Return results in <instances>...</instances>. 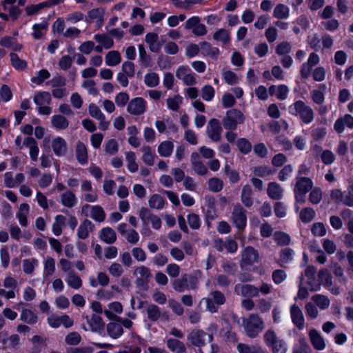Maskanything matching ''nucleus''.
Wrapping results in <instances>:
<instances>
[{
	"label": "nucleus",
	"instance_id": "1",
	"mask_svg": "<svg viewBox=\"0 0 353 353\" xmlns=\"http://www.w3.org/2000/svg\"><path fill=\"white\" fill-rule=\"evenodd\" d=\"M308 170L305 165H302L299 171L296 184L294 188L296 198V210H299V205H303L306 201V194L308 191L309 179Z\"/></svg>",
	"mask_w": 353,
	"mask_h": 353
},
{
	"label": "nucleus",
	"instance_id": "2",
	"mask_svg": "<svg viewBox=\"0 0 353 353\" xmlns=\"http://www.w3.org/2000/svg\"><path fill=\"white\" fill-rule=\"evenodd\" d=\"M243 325L247 335L250 338L256 337L264 328L263 321L260 316L255 314H251L245 319Z\"/></svg>",
	"mask_w": 353,
	"mask_h": 353
},
{
	"label": "nucleus",
	"instance_id": "3",
	"mask_svg": "<svg viewBox=\"0 0 353 353\" xmlns=\"http://www.w3.org/2000/svg\"><path fill=\"white\" fill-rule=\"evenodd\" d=\"M264 341L266 345L272 349L273 353H285L287 345L285 343L277 337L276 333L268 330L263 336Z\"/></svg>",
	"mask_w": 353,
	"mask_h": 353
},
{
	"label": "nucleus",
	"instance_id": "4",
	"mask_svg": "<svg viewBox=\"0 0 353 353\" xmlns=\"http://www.w3.org/2000/svg\"><path fill=\"white\" fill-rule=\"evenodd\" d=\"M51 101V95L48 92H39L34 96V102L37 105V110L40 114L49 115L52 109L48 106Z\"/></svg>",
	"mask_w": 353,
	"mask_h": 353
},
{
	"label": "nucleus",
	"instance_id": "5",
	"mask_svg": "<svg viewBox=\"0 0 353 353\" xmlns=\"http://www.w3.org/2000/svg\"><path fill=\"white\" fill-rule=\"evenodd\" d=\"M175 74L176 78L186 85L192 86L196 83V76L188 65L178 67Z\"/></svg>",
	"mask_w": 353,
	"mask_h": 353
},
{
	"label": "nucleus",
	"instance_id": "6",
	"mask_svg": "<svg viewBox=\"0 0 353 353\" xmlns=\"http://www.w3.org/2000/svg\"><path fill=\"white\" fill-rule=\"evenodd\" d=\"M244 121L243 113L237 110L232 109L227 112L226 117L223 120L225 128L234 130L236 125Z\"/></svg>",
	"mask_w": 353,
	"mask_h": 353
},
{
	"label": "nucleus",
	"instance_id": "7",
	"mask_svg": "<svg viewBox=\"0 0 353 353\" xmlns=\"http://www.w3.org/2000/svg\"><path fill=\"white\" fill-rule=\"evenodd\" d=\"M332 276L327 270L323 269L319 272L318 280L314 279L312 281H310V290L316 291L321 288V285H324L326 288L332 286Z\"/></svg>",
	"mask_w": 353,
	"mask_h": 353
},
{
	"label": "nucleus",
	"instance_id": "8",
	"mask_svg": "<svg viewBox=\"0 0 353 353\" xmlns=\"http://www.w3.org/2000/svg\"><path fill=\"white\" fill-rule=\"evenodd\" d=\"M15 145L18 149L22 150L28 148L29 154H38L39 149L36 141L32 137H26L23 139L21 136H17L15 139Z\"/></svg>",
	"mask_w": 353,
	"mask_h": 353
},
{
	"label": "nucleus",
	"instance_id": "9",
	"mask_svg": "<svg viewBox=\"0 0 353 353\" xmlns=\"http://www.w3.org/2000/svg\"><path fill=\"white\" fill-rule=\"evenodd\" d=\"M147 110V102L142 97L132 99L128 104V112L134 116L143 114Z\"/></svg>",
	"mask_w": 353,
	"mask_h": 353
},
{
	"label": "nucleus",
	"instance_id": "10",
	"mask_svg": "<svg viewBox=\"0 0 353 353\" xmlns=\"http://www.w3.org/2000/svg\"><path fill=\"white\" fill-rule=\"evenodd\" d=\"M204 301L206 303L208 310L211 312H216L219 306L225 303V299L222 293L214 291L210 293Z\"/></svg>",
	"mask_w": 353,
	"mask_h": 353
},
{
	"label": "nucleus",
	"instance_id": "11",
	"mask_svg": "<svg viewBox=\"0 0 353 353\" xmlns=\"http://www.w3.org/2000/svg\"><path fill=\"white\" fill-rule=\"evenodd\" d=\"M81 212L98 222L103 221L105 217L103 208L99 205H85L81 208Z\"/></svg>",
	"mask_w": 353,
	"mask_h": 353
},
{
	"label": "nucleus",
	"instance_id": "12",
	"mask_svg": "<svg viewBox=\"0 0 353 353\" xmlns=\"http://www.w3.org/2000/svg\"><path fill=\"white\" fill-rule=\"evenodd\" d=\"M86 319V323L83 324V329L85 331L100 332L103 330L104 323L99 315L92 314Z\"/></svg>",
	"mask_w": 353,
	"mask_h": 353
},
{
	"label": "nucleus",
	"instance_id": "13",
	"mask_svg": "<svg viewBox=\"0 0 353 353\" xmlns=\"http://www.w3.org/2000/svg\"><path fill=\"white\" fill-rule=\"evenodd\" d=\"M188 339L191 343L197 347H201L205 345V341H211L212 336L210 334H207L201 330H194L188 336Z\"/></svg>",
	"mask_w": 353,
	"mask_h": 353
},
{
	"label": "nucleus",
	"instance_id": "14",
	"mask_svg": "<svg viewBox=\"0 0 353 353\" xmlns=\"http://www.w3.org/2000/svg\"><path fill=\"white\" fill-rule=\"evenodd\" d=\"M206 132L210 139L214 141H219L222 132V127L219 121L216 119H210L208 123Z\"/></svg>",
	"mask_w": 353,
	"mask_h": 353
},
{
	"label": "nucleus",
	"instance_id": "15",
	"mask_svg": "<svg viewBox=\"0 0 353 353\" xmlns=\"http://www.w3.org/2000/svg\"><path fill=\"white\" fill-rule=\"evenodd\" d=\"M145 41L151 52L157 53L160 51L163 43L159 40L157 33L148 32L145 37Z\"/></svg>",
	"mask_w": 353,
	"mask_h": 353
},
{
	"label": "nucleus",
	"instance_id": "16",
	"mask_svg": "<svg viewBox=\"0 0 353 353\" xmlns=\"http://www.w3.org/2000/svg\"><path fill=\"white\" fill-rule=\"evenodd\" d=\"M235 292L238 295L243 296L253 297L256 296L259 294V290L257 288H255L251 285H241L239 284L235 286Z\"/></svg>",
	"mask_w": 353,
	"mask_h": 353
},
{
	"label": "nucleus",
	"instance_id": "17",
	"mask_svg": "<svg viewBox=\"0 0 353 353\" xmlns=\"http://www.w3.org/2000/svg\"><path fill=\"white\" fill-rule=\"evenodd\" d=\"M232 219L233 223L239 229L243 228L246 225V216L243 208L240 206H236L234 208Z\"/></svg>",
	"mask_w": 353,
	"mask_h": 353
},
{
	"label": "nucleus",
	"instance_id": "18",
	"mask_svg": "<svg viewBox=\"0 0 353 353\" xmlns=\"http://www.w3.org/2000/svg\"><path fill=\"white\" fill-rule=\"evenodd\" d=\"M290 108L293 114L300 115L304 123H309V110L303 102L297 101L294 103V107Z\"/></svg>",
	"mask_w": 353,
	"mask_h": 353
},
{
	"label": "nucleus",
	"instance_id": "19",
	"mask_svg": "<svg viewBox=\"0 0 353 353\" xmlns=\"http://www.w3.org/2000/svg\"><path fill=\"white\" fill-rule=\"evenodd\" d=\"M258 252L252 248H246L242 253V265L252 264L258 261Z\"/></svg>",
	"mask_w": 353,
	"mask_h": 353
},
{
	"label": "nucleus",
	"instance_id": "20",
	"mask_svg": "<svg viewBox=\"0 0 353 353\" xmlns=\"http://www.w3.org/2000/svg\"><path fill=\"white\" fill-rule=\"evenodd\" d=\"M309 279V267L305 269L303 274L300 276L299 290L298 292V297L299 299H304L307 295V290L306 285Z\"/></svg>",
	"mask_w": 353,
	"mask_h": 353
},
{
	"label": "nucleus",
	"instance_id": "21",
	"mask_svg": "<svg viewBox=\"0 0 353 353\" xmlns=\"http://www.w3.org/2000/svg\"><path fill=\"white\" fill-rule=\"evenodd\" d=\"M52 148L56 154H61L67 152L68 145L63 138L57 137L52 141Z\"/></svg>",
	"mask_w": 353,
	"mask_h": 353
},
{
	"label": "nucleus",
	"instance_id": "22",
	"mask_svg": "<svg viewBox=\"0 0 353 353\" xmlns=\"http://www.w3.org/2000/svg\"><path fill=\"white\" fill-rule=\"evenodd\" d=\"M20 320L28 324H34L38 321L37 314L32 310L23 308L20 314Z\"/></svg>",
	"mask_w": 353,
	"mask_h": 353
},
{
	"label": "nucleus",
	"instance_id": "23",
	"mask_svg": "<svg viewBox=\"0 0 353 353\" xmlns=\"http://www.w3.org/2000/svg\"><path fill=\"white\" fill-rule=\"evenodd\" d=\"M291 317L294 324L301 329L304 325V319L301 310L296 306L293 305L291 307Z\"/></svg>",
	"mask_w": 353,
	"mask_h": 353
},
{
	"label": "nucleus",
	"instance_id": "24",
	"mask_svg": "<svg viewBox=\"0 0 353 353\" xmlns=\"http://www.w3.org/2000/svg\"><path fill=\"white\" fill-rule=\"evenodd\" d=\"M55 271V261L50 256H46L43 260V276L46 279L51 276Z\"/></svg>",
	"mask_w": 353,
	"mask_h": 353
},
{
	"label": "nucleus",
	"instance_id": "25",
	"mask_svg": "<svg viewBox=\"0 0 353 353\" xmlns=\"http://www.w3.org/2000/svg\"><path fill=\"white\" fill-rule=\"evenodd\" d=\"M267 193L271 199L278 200L283 196V189L278 183L271 182L268 184Z\"/></svg>",
	"mask_w": 353,
	"mask_h": 353
},
{
	"label": "nucleus",
	"instance_id": "26",
	"mask_svg": "<svg viewBox=\"0 0 353 353\" xmlns=\"http://www.w3.org/2000/svg\"><path fill=\"white\" fill-rule=\"evenodd\" d=\"M122 311V305L119 302L114 301L108 305V307L104 311V314L108 319H112L116 314H121Z\"/></svg>",
	"mask_w": 353,
	"mask_h": 353
},
{
	"label": "nucleus",
	"instance_id": "27",
	"mask_svg": "<svg viewBox=\"0 0 353 353\" xmlns=\"http://www.w3.org/2000/svg\"><path fill=\"white\" fill-rule=\"evenodd\" d=\"M268 92L271 95H274L279 99L283 100L286 99L288 96V88L284 85L279 86L272 85L270 87Z\"/></svg>",
	"mask_w": 353,
	"mask_h": 353
},
{
	"label": "nucleus",
	"instance_id": "28",
	"mask_svg": "<svg viewBox=\"0 0 353 353\" xmlns=\"http://www.w3.org/2000/svg\"><path fill=\"white\" fill-rule=\"evenodd\" d=\"M149 206L152 209H163L166 204L165 199L158 194L152 195L148 200Z\"/></svg>",
	"mask_w": 353,
	"mask_h": 353
},
{
	"label": "nucleus",
	"instance_id": "29",
	"mask_svg": "<svg viewBox=\"0 0 353 353\" xmlns=\"http://www.w3.org/2000/svg\"><path fill=\"white\" fill-rule=\"evenodd\" d=\"M310 341L318 350H322L325 347L324 339L315 330H310Z\"/></svg>",
	"mask_w": 353,
	"mask_h": 353
},
{
	"label": "nucleus",
	"instance_id": "30",
	"mask_svg": "<svg viewBox=\"0 0 353 353\" xmlns=\"http://www.w3.org/2000/svg\"><path fill=\"white\" fill-rule=\"evenodd\" d=\"M100 238L105 243L110 244L113 243L116 241L117 236L114 230L107 227L101 230Z\"/></svg>",
	"mask_w": 353,
	"mask_h": 353
},
{
	"label": "nucleus",
	"instance_id": "31",
	"mask_svg": "<svg viewBox=\"0 0 353 353\" xmlns=\"http://www.w3.org/2000/svg\"><path fill=\"white\" fill-rule=\"evenodd\" d=\"M30 207L27 203L20 205L17 217L21 226H26L28 224L27 216L29 213Z\"/></svg>",
	"mask_w": 353,
	"mask_h": 353
},
{
	"label": "nucleus",
	"instance_id": "32",
	"mask_svg": "<svg viewBox=\"0 0 353 353\" xmlns=\"http://www.w3.org/2000/svg\"><path fill=\"white\" fill-rule=\"evenodd\" d=\"M201 52L205 56L216 58L219 54V50L217 48L212 47L210 43L203 42L201 43Z\"/></svg>",
	"mask_w": 353,
	"mask_h": 353
},
{
	"label": "nucleus",
	"instance_id": "33",
	"mask_svg": "<svg viewBox=\"0 0 353 353\" xmlns=\"http://www.w3.org/2000/svg\"><path fill=\"white\" fill-rule=\"evenodd\" d=\"M236 349L239 353H267L259 346H250L245 343H239Z\"/></svg>",
	"mask_w": 353,
	"mask_h": 353
},
{
	"label": "nucleus",
	"instance_id": "34",
	"mask_svg": "<svg viewBox=\"0 0 353 353\" xmlns=\"http://www.w3.org/2000/svg\"><path fill=\"white\" fill-rule=\"evenodd\" d=\"M168 348L175 353H184L186 350L185 346L180 341L173 339H169L167 341Z\"/></svg>",
	"mask_w": 353,
	"mask_h": 353
},
{
	"label": "nucleus",
	"instance_id": "35",
	"mask_svg": "<svg viewBox=\"0 0 353 353\" xmlns=\"http://www.w3.org/2000/svg\"><path fill=\"white\" fill-rule=\"evenodd\" d=\"M121 61V54L119 52L112 50L108 52L105 56V63L109 66H115Z\"/></svg>",
	"mask_w": 353,
	"mask_h": 353
},
{
	"label": "nucleus",
	"instance_id": "36",
	"mask_svg": "<svg viewBox=\"0 0 353 353\" xmlns=\"http://www.w3.org/2000/svg\"><path fill=\"white\" fill-rule=\"evenodd\" d=\"M51 123L53 127L60 130L66 129L68 127V121L62 115H54L51 118Z\"/></svg>",
	"mask_w": 353,
	"mask_h": 353
},
{
	"label": "nucleus",
	"instance_id": "37",
	"mask_svg": "<svg viewBox=\"0 0 353 353\" xmlns=\"http://www.w3.org/2000/svg\"><path fill=\"white\" fill-rule=\"evenodd\" d=\"M294 256L293 251L290 248L283 249L280 253V257L278 263L281 266H285L286 264L292 261Z\"/></svg>",
	"mask_w": 353,
	"mask_h": 353
},
{
	"label": "nucleus",
	"instance_id": "38",
	"mask_svg": "<svg viewBox=\"0 0 353 353\" xmlns=\"http://www.w3.org/2000/svg\"><path fill=\"white\" fill-rule=\"evenodd\" d=\"M289 8L285 5L279 4L274 9L273 15L277 19H287L289 17Z\"/></svg>",
	"mask_w": 353,
	"mask_h": 353
},
{
	"label": "nucleus",
	"instance_id": "39",
	"mask_svg": "<svg viewBox=\"0 0 353 353\" xmlns=\"http://www.w3.org/2000/svg\"><path fill=\"white\" fill-rule=\"evenodd\" d=\"M107 330L108 334L114 339L119 337L123 333L122 326L118 323H110L107 326Z\"/></svg>",
	"mask_w": 353,
	"mask_h": 353
},
{
	"label": "nucleus",
	"instance_id": "40",
	"mask_svg": "<svg viewBox=\"0 0 353 353\" xmlns=\"http://www.w3.org/2000/svg\"><path fill=\"white\" fill-rule=\"evenodd\" d=\"M314 303L321 310L327 309L330 303L329 299L325 295L316 294L312 297Z\"/></svg>",
	"mask_w": 353,
	"mask_h": 353
},
{
	"label": "nucleus",
	"instance_id": "41",
	"mask_svg": "<svg viewBox=\"0 0 353 353\" xmlns=\"http://www.w3.org/2000/svg\"><path fill=\"white\" fill-rule=\"evenodd\" d=\"M92 229V223L88 220H85L78 228V236L80 239H85L88 235Z\"/></svg>",
	"mask_w": 353,
	"mask_h": 353
},
{
	"label": "nucleus",
	"instance_id": "42",
	"mask_svg": "<svg viewBox=\"0 0 353 353\" xmlns=\"http://www.w3.org/2000/svg\"><path fill=\"white\" fill-rule=\"evenodd\" d=\"M65 218L62 215H57L55 217L54 222L52 225V232L56 236L61 235L63 227L65 225Z\"/></svg>",
	"mask_w": 353,
	"mask_h": 353
},
{
	"label": "nucleus",
	"instance_id": "43",
	"mask_svg": "<svg viewBox=\"0 0 353 353\" xmlns=\"http://www.w3.org/2000/svg\"><path fill=\"white\" fill-rule=\"evenodd\" d=\"M94 39L97 41L101 46H102L104 49H110L114 45L113 40L105 34H95L94 36Z\"/></svg>",
	"mask_w": 353,
	"mask_h": 353
},
{
	"label": "nucleus",
	"instance_id": "44",
	"mask_svg": "<svg viewBox=\"0 0 353 353\" xmlns=\"http://www.w3.org/2000/svg\"><path fill=\"white\" fill-rule=\"evenodd\" d=\"M252 189L250 185H245L243 187L241 192V201L247 207L252 205Z\"/></svg>",
	"mask_w": 353,
	"mask_h": 353
},
{
	"label": "nucleus",
	"instance_id": "45",
	"mask_svg": "<svg viewBox=\"0 0 353 353\" xmlns=\"http://www.w3.org/2000/svg\"><path fill=\"white\" fill-rule=\"evenodd\" d=\"M182 101L183 97L179 94L168 97L166 100L168 108L173 111L179 110Z\"/></svg>",
	"mask_w": 353,
	"mask_h": 353
},
{
	"label": "nucleus",
	"instance_id": "46",
	"mask_svg": "<svg viewBox=\"0 0 353 353\" xmlns=\"http://www.w3.org/2000/svg\"><path fill=\"white\" fill-rule=\"evenodd\" d=\"M50 77V72L46 70L42 69L37 72L34 77H32V83L36 85H41L45 80L49 79Z\"/></svg>",
	"mask_w": 353,
	"mask_h": 353
},
{
	"label": "nucleus",
	"instance_id": "47",
	"mask_svg": "<svg viewBox=\"0 0 353 353\" xmlns=\"http://www.w3.org/2000/svg\"><path fill=\"white\" fill-rule=\"evenodd\" d=\"M144 83L148 87H156L159 83V77L155 72H148L144 77Z\"/></svg>",
	"mask_w": 353,
	"mask_h": 353
},
{
	"label": "nucleus",
	"instance_id": "48",
	"mask_svg": "<svg viewBox=\"0 0 353 353\" xmlns=\"http://www.w3.org/2000/svg\"><path fill=\"white\" fill-rule=\"evenodd\" d=\"M61 199L62 204L68 208L74 206L77 203L75 195L70 192L63 193L61 195Z\"/></svg>",
	"mask_w": 353,
	"mask_h": 353
},
{
	"label": "nucleus",
	"instance_id": "49",
	"mask_svg": "<svg viewBox=\"0 0 353 353\" xmlns=\"http://www.w3.org/2000/svg\"><path fill=\"white\" fill-rule=\"evenodd\" d=\"M134 274L137 276V283L140 281H147L150 276V272L148 268L141 266L134 271Z\"/></svg>",
	"mask_w": 353,
	"mask_h": 353
},
{
	"label": "nucleus",
	"instance_id": "50",
	"mask_svg": "<svg viewBox=\"0 0 353 353\" xmlns=\"http://www.w3.org/2000/svg\"><path fill=\"white\" fill-rule=\"evenodd\" d=\"M222 74L223 79L229 85L236 84L240 80V77L231 70H225Z\"/></svg>",
	"mask_w": 353,
	"mask_h": 353
},
{
	"label": "nucleus",
	"instance_id": "51",
	"mask_svg": "<svg viewBox=\"0 0 353 353\" xmlns=\"http://www.w3.org/2000/svg\"><path fill=\"white\" fill-rule=\"evenodd\" d=\"M215 95V90L212 85H205L201 88V97L205 101H211Z\"/></svg>",
	"mask_w": 353,
	"mask_h": 353
},
{
	"label": "nucleus",
	"instance_id": "52",
	"mask_svg": "<svg viewBox=\"0 0 353 353\" xmlns=\"http://www.w3.org/2000/svg\"><path fill=\"white\" fill-rule=\"evenodd\" d=\"M213 38L223 44H227L230 41V34L225 29H220L214 34Z\"/></svg>",
	"mask_w": 353,
	"mask_h": 353
},
{
	"label": "nucleus",
	"instance_id": "53",
	"mask_svg": "<svg viewBox=\"0 0 353 353\" xmlns=\"http://www.w3.org/2000/svg\"><path fill=\"white\" fill-rule=\"evenodd\" d=\"M39 262L35 259H28L23 261V270L26 274H31L38 265Z\"/></svg>",
	"mask_w": 353,
	"mask_h": 353
},
{
	"label": "nucleus",
	"instance_id": "54",
	"mask_svg": "<svg viewBox=\"0 0 353 353\" xmlns=\"http://www.w3.org/2000/svg\"><path fill=\"white\" fill-rule=\"evenodd\" d=\"M65 281L70 287L74 289H79L82 285L81 279L73 274H69L65 278Z\"/></svg>",
	"mask_w": 353,
	"mask_h": 353
},
{
	"label": "nucleus",
	"instance_id": "55",
	"mask_svg": "<svg viewBox=\"0 0 353 353\" xmlns=\"http://www.w3.org/2000/svg\"><path fill=\"white\" fill-rule=\"evenodd\" d=\"M174 144L171 141H164L158 148L159 154H170L173 151Z\"/></svg>",
	"mask_w": 353,
	"mask_h": 353
},
{
	"label": "nucleus",
	"instance_id": "56",
	"mask_svg": "<svg viewBox=\"0 0 353 353\" xmlns=\"http://www.w3.org/2000/svg\"><path fill=\"white\" fill-rule=\"evenodd\" d=\"M236 145L239 150L244 154L249 153L252 150V144L251 143L244 138H241L237 140Z\"/></svg>",
	"mask_w": 353,
	"mask_h": 353
},
{
	"label": "nucleus",
	"instance_id": "57",
	"mask_svg": "<svg viewBox=\"0 0 353 353\" xmlns=\"http://www.w3.org/2000/svg\"><path fill=\"white\" fill-rule=\"evenodd\" d=\"M288 127V123L283 120L280 121H272L269 124L270 131L275 134L279 133L282 129L287 130Z\"/></svg>",
	"mask_w": 353,
	"mask_h": 353
},
{
	"label": "nucleus",
	"instance_id": "58",
	"mask_svg": "<svg viewBox=\"0 0 353 353\" xmlns=\"http://www.w3.org/2000/svg\"><path fill=\"white\" fill-rule=\"evenodd\" d=\"M10 56L11 63L14 68L17 70H23L26 68V62L20 59L17 54L11 53Z\"/></svg>",
	"mask_w": 353,
	"mask_h": 353
},
{
	"label": "nucleus",
	"instance_id": "59",
	"mask_svg": "<svg viewBox=\"0 0 353 353\" xmlns=\"http://www.w3.org/2000/svg\"><path fill=\"white\" fill-rule=\"evenodd\" d=\"M148 318L152 321H157L160 316V311L155 305H150L147 307Z\"/></svg>",
	"mask_w": 353,
	"mask_h": 353
},
{
	"label": "nucleus",
	"instance_id": "60",
	"mask_svg": "<svg viewBox=\"0 0 353 353\" xmlns=\"http://www.w3.org/2000/svg\"><path fill=\"white\" fill-rule=\"evenodd\" d=\"M103 10L99 8L92 9L88 12L86 21L92 22L94 20H101L103 17Z\"/></svg>",
	"mask_w": 353,
	"mask_h": 353
},
{
	"label": "nucleus",
	"instance_id": "61",
	"mask_svg": "<svg viewBox=\"0 0 353 353\" xmlns=\"http://www.w3.org/2000/svg\"><path fill=\"white\" fill-rule=\"evenodd\" d=\"M89 114L90 115L96 119H103L105 117L99 108L94 103H91L89 105Z\"/></svg>",
	"mask_w": 353,
	"mask_h": 353
},
{
	"label": "nucleus",
	"instance_id": "62",
	"mask_svg": "<svg viewBox=\"0 0 353 353\" xmlns=\"http://www.w3.org/2000/svg\"><path fill=\"white\" fill-rule=\"evenodd\" d=\"M196 157L195 156L192 160L193 169L196 174L204 175L208 172L207 168L200 161H197Z\"/></svg>",
	"mask_w": 353,
	"mask_h": 353
},
{
	"label": "nucleus",
	"instance_id": "63",
	"mask_svg": "<svg viewBox=\"0 0 353 353\" xmlns=\"http://www.w3.org/2000/svg\"><path fill=\"white\" fill-rule=\"evenodd\" d=\"M82 87L85 88L90 94L97 95L98 90L95 87V83L93 80H85L82 83Z\"/></svg>",
	"mask_w": 353,
	"mask_h": 353
},
{
	"label": "nucleus",
	"instance_id": "64",
	"mask_svg": "<svg viewBox=\"0 0 353 353\" xmlns=\"http://www.w3.org/2000/svg\"><path fill=\"white\" fill-rule=\"evenodd\" d=\"M143 138L145 141L152 143L155 140L156 132L151 127H145L143 132Z\"/></svg>",
	"mask_w": 353,
	"mask_h": 353
}]
</instances>
